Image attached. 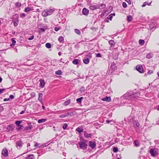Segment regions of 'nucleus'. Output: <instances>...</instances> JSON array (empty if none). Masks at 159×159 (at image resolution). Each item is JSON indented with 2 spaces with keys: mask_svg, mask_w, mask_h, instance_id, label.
Returning a JSON list of instances; mask_svg holds the SVG:
<instances>
[{
  "mask_svg": "<svg viewBox=\"0 0 159 159\" xmlns=\"http://www.w3.org/2000/svg\"><path fill=\"white\" fill-rule=\"evenodd\" d=\"M55 11L54 8H49L44 10L42 12V15L46 17L52 14Z\"/></svg>",
  "mask_w": 159,
  "mask_h": 159,
  "instance_id": "f257e3e1",
  "label": "nucleus"
},
{
  "mask_svg": "<svg viewBox=\"0 0 159 159\" xmlns=\"http://www.w3.org/2000/svg\"><path fill=\"white\" fill-rule=\"evenodd\" d=\"M149 152L153 157H155L158 154V152L154 149H151L149 151Z\"/></svg>",
  "mask_w": 159,
  "mask_h": 159,
  "instance_id": "f03ea898",
  "label": "nucleus"
},
{
  "mask_svg": "<svg viewBox=\"0 0 159 159\" xmlns=\"http://www.w3.org/2000/svg\"><path fill=\"white\" fill-rule=\"evenodd\" d=\"M133 125L134 127L135 128L136 131L137 132H138L139 129L140 124L137 121H134L133 122Z\"/></svg>",
  "mask_w": 159,
  "mask_h": 159,
  "instance_id": "7ed1b4c3",
  "label": "nucleus"
},
{
  "mask_svg": "<svg viewBox=\"0 0 159 159\" xmlns=\"http://www.w3.org/2000/svg\"><path fill=\"white\" fill-rule=\"evenodd\" d=\"M79 144L80 148L83 150H85L87 148L88 145L86 143L80 142L79 143Z\"/></svg>",
  "mask_w": 159,
  "mask_h": 159,
  "instance_id": "20e7f679",
  "label": "nucleus"
},
{
  "mask_svg": "<svg viewBox=\"0 0 159 159\" xmlns=\"http://www.w3.org/2000/svg\"><path fill=\"white\" fill-rule=\"evenodd\" d=\"M128 95L130 97L131 96L133 97H138L140 95V93L138 92H130V93H128Z\"/></svg>",
  "mask_w": 159,
  "mask_h": 159,
  "instance_id": "39448f33",
  "label": "nucleus"
},
{
  "mask_svg": "<svg viewBox=\"0 0 159 159\" xmlns=\"http://www.w3.org/2000/svg\"><path fill=\"white\" fill-rule=\"evenodd\" d=\"M136 69L140 73H143L144 72L142 66L141 65H137L136 66Z\"/></svg>",
  "mask_w": 159,
  "mask_h": 159,
  "instance_id": "423d86ee",
  "label": "nucleus"
},
{
  "mask_svg": "<svg viewBox=\"0 0 159 159\" xmlns=\"http://www.w3.org/2000/svg\"><path fill=\"white\" fill-rule=\"evenodd\" d=\"M2 154L4 157H6L8 156V151L6 148H4L2 150Z\"/></svg>",
  "mask_w": 159,
  "mask_h": 159,
  "instance_id": "0eeeda50",
  "label": "nucleus"
},
{
  "mask_svg": "<svg viewBox=\"0 0 159 159\" xmlns=\"http://www.w3.org/2000/svg\"><path fill=\"white\" fill-rule=\"evenodd\" d=\"M89 146L92 148H94L96 146L95 142L90 141L89 142Z\"/></svg>",
  "mask_w": 159,
  "mask_h": 159,
  "instance_id": "6e6552de",
  "label": "nucleus"
},
{
  "mask_svg": "<svg viewBox=\"0 0 159 159\" xmlns=\"http://www.w3.org/2000/svg\"><path fill=\"white\" fill-rule=\"evenodd\" d=\"M89 13V11L85 8H84L82 10V13L84 15L87 16Z\"/></svg>",
  "mask_w": 159,
  "mask_h": 159,
  "instance_id": "1a4fd4ad",
  "label": "nucleus"
},
{
  "mask_svg": "<svg viewBox=\"0 0 159 159\" xmlns=\"http://www.w3.org/2000/svg\"><path fill=\"white\" fill-rule=\"evenodd\" d=\"M98 9H102L106 7V5L104 4H100L97 5Z\"/></svg>",
  "mask_w": 159,
  "mask_h": 159,
  "instance_id": "9d476101",
  "label": "nucleus"
},
{
  "mask_svg": "<svg viewBox=\"0 0 159 159\" xmlns=\"http://www.w3.org/2000/svg\"><path fill=\"white\" fill-rule=\"evenodd\" d=\"M12 21L18 20L19 18L17 14H15L12 16Z\"/></svg>",
  "mask_w": 159,
  "mask_h": 159,
  "instance_id": "9b49d317",
  "label": "nucleus"
},
{
  "mask_svg": "<svg viewBox=\"0 0 159 159\" xmlns=\"http://www.w3.org/2000/svg\"><path fill=\"white\" fill-rule=\"evenodd\" d=\"M15 127V125H8L7 126V129H8V131H12L13 130Z\"/></svg>",
  "mask_w": 159,
  "mask_h": 159,
  "instance_id": "f8f14e48",
  "label": "nucleus"
},
{
  "mask_svg": "<svg viewBox=\"0 0 159 159\" xmlns=\"http://www.w3.org/2000/svg\"><path fill=\"white\" fill-rule=\"evenodd\" d=\"M84 136L86 138H91L92 136L91 134H88L86 131H84Z\"/></svg>",
  "mask_w": 159,
  "mask_h": 159,
  "instance_id": "ddd939ff",
  "label": "nucleus"
},
{
  "mask_svg": "<svg viewBox=\"0 0 159 159\" xmlns=\"http://www.w3.org/2000/svg\"><path fill=\"white\" fill-rule=\"evenodd\" d=\"M43 96V94L42 93H39V97L38 99L40 102L42 104L43 103L42 102V98Z\"/></svg>",
  "mask_w": 159,
  "mask_h": 159,
  "instance_id": "4468645a",
  "label": "nucleus"
},
{
  "mask_svg": "<svg viewBox=\"0 0 159 159\" xmlns=\"http://www.w3.org/2000/svg\"><path fill=\"white\" fill-rule=\"evenodd\" d=\"M23 142L22 141H17L16 143V146H19L20 148L22 147Z\"/></svg>",
  "mask_w": 159,
  "mask_h": 159,
  "instance_id": "2eb2a0df",
  "label": "nucleus"
},
{
  "mask_svg": "<svg viewBox=\"0 0 159 159\" xmlns=\"http://www.w3.org/2000/svg\"><path fill=\"white\" fill-rule=\"evenodd\" d=\"M102 100L103 101H106L107 102H109L111 101V99L110 97H106L103 98Z\"/></svg>",
  "mask_w": 159,
  "mask_h": 159,
  "instance_id": "dca6fc26",
  "label": "nucleus"
},
{
  "mask_svg": "<svg viewBox=\"0 0 159 159\" xmlns=\"http://www.w3.org/2000/svg\"><path fill=\"white\" fill-rule=\"evenodd\" d=\"M76 130L79 133H81L83 131V126L78 127L76 128Z\"/></svg>",
  "mask_w": 159,
  "mask_h": 159,
  "instance_id": "f3484780",
  "label": "nucleus"
},
{
  "mask_svg": "<svg viewBox=\"0 0 159 159\" xmlns=\"http://www.w3.org/2000/svg\"><path fill=\"white\" fill-rule=\"evenodd\" d=\"M39 81L40 82V86L42 88H43L44 86V80H40Z\"/></svg>",
  "mask_w": 159,
  "mask_h": 159,
  "instance_id": "a211bd4d",
  "label": "nucleus"
},
{
  "mask_svg": "<svg viewBox=\"0 0 159 159\" xmlns=\"http://www.w3.org/2000/svg\"><path fill=\"white\" fill-rule=\"evenodd\" d=\"M116 66L115 63L113 62L111 65L110 67V68L111 69L112 71H114L116 69Z\"/></svg>",
  "mask_w": 159,
  "mask_h": 159,
  "instance_id": "6ab92c4d",
  "label": "nucleus"
},
{
  "mask_svg": "<svg viewBox=\"0 0 159 159\" xmlns=\"http://www.w3.org/2000/svg\"><path fill=\"white\" fill-rule=\"evenodd\" d=\"M89 8L92 10H95L98 9L97 5H91L89 7Z\"/></svg>",
  "mask_w": 159,
  "mask_h": 159,
  "instance_id": "aec40b11",
  "label": "nucleus"
},
{
  "mask_svg": "<svg viewBox=\"0 0 159 159\" xmlns=\"http://www.w3.org/2000/svg\"><path fill=\"white\" fill-rule=\"evenodd\" d=\"M33 10V9L32 8L28 7L25 8L24 11L25 12H27L30 11H31Z\"/></svg>",
  "mask_w": 159,
  "mask_h": 159,
  "instance_id": "412c9836",
  "label": "nucleus"
},
{
  "mask_svg": "<svg viewBox=\"0 0 159 159\" xmlns=\"http://www.w3.org/2000/svg\"><path fill=\"white\" fill-rule=\"evenodd\" d=\"M108 43L111 47H114L115 45V43L113 40H109L108 41Z\"/></svg>",
  "mask_w": 159,
  "mask_h": 159,
  "instance_id": "4be33fe9",
  "label": "nucleus"
},
{
  "mask_svg": "<svg viewBox=\"0 0 159 159\" xmlns=\"http://www.w3.org/2000/svg\"><path fill=\"white\" fill-rule=\"evenodd\" d=\"M70 102V99H68L67 101H65L63 105L65 106H66L68 105Z\"/></svg>",
  "mask_w": 159,
  "mask_h": 159,
  "instance_id": "5701e85b",
  "label": "nucleus"
},
{
  "mask_svg": "<svg viewBox=\"0 0 159 159\" xmlns=\"http://www.w3.org/2000/svg\"><path fill=\"white\" fill-rule=\"evenodd\" d=\"M83 61L85 64H88L89 62V59L88 58H85Z\"/></svg>",
  "mask_w": 159,
  "mask_h": 159,
  "instance_id": "b1692460",
  "label": "nucleus"
},
{
  "mask_svg": "<svg viewBox=\"0 0 159 159\" xmlns=\"http://www.w3.org/2000/svg\"><path fill=\"white\" fill-rule=\"evenodd\" d=\"M153 57V54L151 53H148L146 56V57L148 59H150Z\"/></svg>",
  "mask_w": 159,
  "mask_h": 159,
  "instance_id": "393cba45",
  "label": "nucleus"
},
{
  "mask_svg": "<svg viewBox=\"0 0 159 159\" xmlns=\"http://www.w3.org/2000/svg\"><path fill=\"white\" fill-rule=\"evenodd\" d=\"M32 128V125H29L27 127H26L25 129V130L29 131H30V130Z\"/></svg>",
  "mask_w": 159,
  "mask_h": 159,
  "instance_id": "a878e982",
  "label": "nucleus"
},
{
  "mask_svg": "<svg viewBox=\"0 0 159 159\" xmlns=\"http://www.w3.org/2000/svg\"><path fill=\"white\" fill-rule=\"evenodd\" d=\"M11 40L12 42V44L10 45V46L13 47L14 46L15 44L16 43V41H15L14 38H12Z\"/></svg>",
  "mask_w": 159,
  "mask_h": 159,
  "instance_id": "bb28decb",
  "label": "nucleus"
},
{
  "mask_svg": "<svg viewBox=\"0 0 159 159\" xmlns=\"http://www.w3.org/2000/svg\"><path fill=\"white\" fill-rule=\"evenodd\" d=\"M79 60L78 59H75L72 61V63L74 65H77L79 64Z\"/></svg>",
  "mask_w": 159,
  "mask_h": 159,
  "instance_id": "cd10ccee",
  "label": "nucleus"
},
{
  "mask_svg": "<svg viewBox=\"0 0 159 159\" xmlns=\"http://www.w3.org/2000/svg\"><path fill=\"white\" fill-rule=\"evenodd\" d=\"M58 40L60 43H62L64 41L63 37L62 36H60L58 38Z\"/></svg>",
  "mask_w": 159,
  "mask_h": 159,
  "instance_id": "c85d7f7f",
  "label": "nucleus"
},
{
  "mask_svg": "<svg viewBox=\"0 0 159 159\" xmlns=\"http://www.w3.org/2000/svg\"><path fill=\"white\" fill-rule=\"evenodd\" d=\"M152 2H150L149 3H148V2H146L143 3V4L142 5V7H143L146 6L147 5H148L149 6L150 5L151 3Z\"/></svg>",
  "mask_w": 159,
  "mask_h": 159,
  "instance_id": "c756f323",
  "label": "nucleus"
},
{
  "mask_svg": "<svg viewBox=\"0 0 159 159\" xmlns=\"http://www.w3.org/2000/svg\"><path fill=\"white\" fill-rule=\"evenodd\" d=\"M83 99V97H81L76 99V101L79 103H80L81 102V100Z\"/></svg>",
  "mask_w": 159,
  "mask_h": 159,
  "instance_id": "7c9ffc66",
  "label": "nucleus"
},
{
  "mask_svg": "<svg viewBox=\"0 0 159 159\" xmlns=\"http://www.w3.org/2000/svg\"><path fill=\"white\" fill-rule=\"evenodd\" d=\"M12 22L13 23V24H14V26L16 27V26L18 24L19 20H17L16 21H12Z\"/></svg>",
  "mask_w": 159,
  "mask_h": 159,
  "instance_id": "2f4dec72",
  "label": "nucleus"
},
{
  "mask_svg": "<svg viewBox=\"0 0 159 159\" xmlns=\"http://www.w3.org/2000/svg\"><path fill=\"white\" fill-rule=\"evenodd\" d=\"M144 41L143 40L140 39L139 41V43L141 45H143L144 44Z\"/></svg>",
  "mask_w": 159,
  "mask_h": 159,
  "instance_id": "473e14b6",
  "label": "nucleus"
},
{
  "mask_svg": "<svg viewBox=\"0 0 159 159\" xmlns=\"http://www.w3.org/2000/svg\"><path fill=\"white\" fill-rule=\"evenodd\" d=\"M46 120L44 119H41L39 120H38V122L39 123H41L43 122H45Z\"/></svg>",
  "mask_w": 159,
  "mask_h": 159,
  "instance_id": "72a5a7b5",
  "label": "nucleus"
},
{
  "mask_svg": "<svg viewBox=\"0 0 159 159\" xmlns=\"http://www.w3.org/2000/svg\"><path fill=\"white\" fill-rule=\"evenodd\" d=\"M134 143L136 147H139V143L137 140H135L134 141Z\"/></svg>",
  "mask_w": 159,
  "mask_h": 159,
  "instance_id": "f704fd0d",
  "label": "nucleus"
},
{
  "mask_svg": "<svg viewBox=\"0 0 159 159\" xmlns=\"http://www.w3.org/2000/svg\"><path fill=\"white\" fill-rule=\"evenodd\" d=\"M28 159H33L34 158V155L31 154L29 155L27 157Z\"/></svg>",
  "mask_w": 159,
  "mask_h": 159,
  "instance_id": "c9c22d12",
  "label": "nucleus"
},
{
  "mask_svg": "<svg viewBox=\"0 0 159 159\" xmlns=\"http://www.w3.org/2000/svg\"><path fill=\"white\" fill-rule=\"evenodd\" d=\"M45 46L48 48H51V45L49 43H47L46 44Z\"/></svg>",
  "mask_w": 159,
  "mask_h": 159,
  "instance_id": "e433bc0d",
  "label": "nucleus"
},
{
  "mask_svg": "<svg viewBox=\"0 0 159 159\" xmlns=\"http://www.w3.org/2000/svg\"><path fill=\"white\" fill-rule=\"evenodd\" d=\"M75 31L76 33L78 35H80V32L79 30H78L77 29H75Z\"/></svg>",
  "mask_w": 159,
  "mask_h": 159,
  "instance_id": "4c0bfd02",
  "label": "nucleus"
},
{
  "mask_svg": "<svg viewBox=\"0 0 159 159\" xmlns=\"http://www.w3.org/2000/svg\"><path fill=\"white\" fill-rule=\"evenodd\" d=\"M22 122V121L20 120L16 121L15 122V124L17 126H20V124Z\"/></svg>",
  "mask_w": 159,
  "mask_h": 159,
  "instance_id": "58836bf2",
  "label": "nucleus"
},
{
  "mask_svg": "<svg viewBox=\"0 0 159 159\" xmlns=\"http://www.w3.org/2000/svg\"><path fill=\"white\" fill-rule=\"evenodd\" d=\"M132 19V17L131 16H129L127 17V20L129 21H131Z\"/></svg>",
  "mask_w": 159,
  "mask_h": 159,
  "instance_id": "ea45409f",
  "label": "nucleus"
},
{
  "mask_svg": "<svg viewBox=\"0 0 159 159\" xmlns=\"http://www.w3.org/2000/svg\"><path fill=\"white\" fill-rule=\"evenodd\" d=\"M55 74L57 75H61L62 74V72L61 70H58L55 72Z\"/></svg>",
  "mask_w": 159,
  "mask_h": 159,
  "instance_id": "a19ab883",
  "label": "nucleus"
},
{
  "mask_svg": "<svg viewBox=\"0 0 159 159\" xmlns=\"http://www.w3.org/2000/svg\"><path fill=\"white\" fill-rule=\"evenodd\" d=\"M68 126V125L66 123L64 124L62 126V128L64 129H66Z\"/></svg>",
  "mask_w": 159,
  "mask_h": 159,
  "instance_id": "79ce46f5",
  "label": "nucleus"
},
{
  "mask_svg": "<svg viewBox=\"0 0 159 159\" xmlns=\"http://www.w3.org/2000/svg\"><path fill=\"white\" fill-rule=\"evenodd\" d=\"M85 91V88L83 87H81L80 89V91L82 92H84Z\"/></svg>",
  "mask_w": 159,
  "mask_h": 159,
  "instance_id": "37998d69",
  "label": "nucleus"
},
{
  "mask_svg": "<svg viewBox=\"0 0 159 159\" xmlns=\"http://www.w3.org/2000/svg\"><path fill=\"white\" fill-rule=\"evenodd\" d=\"M96 57H102V55L100 53L96 54Z\"/></svg>",
  "mask_w": 159,
  "mask_h": 159,
  "instance_id": "c03bdc74",
  "label": "nucleus"
},
{
  "mask_svg": "<svg viewBox=\"0 0 159 159\" xmlns=\"http://www.w3.org/2000/svg\"><path fill=\"white\" fill-rule=\"evenodd\" d=\"M122 6L123 7L125 8L127 7V5L126 3L125 2H123L122 3Z\"/></svg>",
  "mask_w": 159,
  "mask_h": 159,
  "instance_id": "a18cd8bd",
  "label": "nucleus"
},
{
  "mask_svg": "<svg viewBox=\"0 0 159 159\" xmlns=\"http://www.w3.org/2000/svg\"><path fill=\"white\" fill-rule=\"evenodd\" d=\"M113 151L115 152H117L118 151V149L117 148L114 147L113 148Z\"/></svg>",
  "mask_w": 159,
  "mask_h": 159,
  "instance_id": "49530a36",
  "label": "nucleus"
},
{
  "mask_svg": "<svg viewBox=\"0 0 159 159\" xmlns=\"http://www.w3.org/2000/svg\"><path fill=\"white\" fill-rule=\"evenodd\" d=\"M66 117V114L61 115L59 116L60 118H64Z\"/></svg>",
  "mask_w": 159,
  "mask_h": 159,
  "instance_id": "de8ad7c7",
  "label": "nucleus"
},
{
  "mask_svg": "<svg viewBox=\"0 0 159 159\" xmlns=\"http://www.w3.org/2000/svg\"><path fill=\"white\" fill-rule=\"evenodd\" d=\"M112 15H111V14L110 15L108 16V19H109L110 20H112Z\"/></svg>",
  "mask_w": 159,
  "mask_h": 159,
  "instance_id": "09e8293b",
  "label": "nucleus"
},
{
  "mask_svg": "<svg viewBox=\"0 0 159 159\" xmlns=\"http://www.w3.org/2000/svg\"><path fill=\"white\" fill-rule=\"evenodd\" d=\"M23 127V126L22 125H21L19 126V127L17 129V130L18 131L20 130L21 129H22V128Z\"/></svg>",
  "mask_w": 159,
  "mask_h": 159,
  "instance_id": "8fccbe9b",
  "label": "nucleus"
},
{
  "mask_svg": "<svg viewBox=\"0 0 159 159\" xmlns=\"http://www.w3.org/2000/svg\"><path fill=\"white\" fill-rule=\"evenodd\" d=\"M60 29V28L58 27H55L54 28L55 30L56 31H58Z\"/></svg>",
  "mask_w": 159,
  "mask_h": 159,
  "instance_id": "3c124183",
  "label": "nucleus"
},
{
  "mask_svg": "<svg viewBox=\"0 0 159 159\" xmlns=\"http://www.w3.org/2000/svg\"><path fill=\"white\" fill-rule=\"evenodd\" d=\"M5 89H0V93H3L4 91L5 90Z\"/></svg>",
  "mask_w": 159,
  "mask_h": 159,
  "instance_id": "603ef678",
  "label": "nucleus"
},
{
  "mask_svg": "<svg viewBox=\"0 0 159 159\" xmlns=\"http://www.w3.org/2000/svg\"><path fill=\"white\" fill-rule=\"evenodd\" d=\"M16 5H17V6H18V7H20L21 5V3H20L19 2H17L16 3Z\"/></svg>",
  "mask_w": 159,
  "mask_h": 159,
  "instance_id": "864d4df0",
  "label": "nucleus"
},
{
  "mask_svg": "<svg viewBox=\"0 0 159 159\" xmlns=\"http://www.w3.org/2000/svg\"><path fill=\"white\" fill-rule=\"evenodd\" d=\"M34 36L33 35V36H31L29 38H28V39L29 40H31L33 39H34Z\"/></svg>",
  "mask_w": 159,
  "mask_h": 159,
  "instance_id": "5fc2aeb1",
  "label": "nucleus"
},
{
  "mask_svg": "<svg viewBox=\"0 0 159 159\" xmlns=\"http://www.w3.org/2000/svg\"><path fill=\"white\" fill-rule=\"evenodd\" d=\"M9 97L10 98L12 99L14 98V96L13 95H10Z\"/></svg>",
  "mask_w": 159,
  "mask_h": 159,
  "instance_id": "6e6d98bb",
  "label": "nucleus"
},
{
  "mask_svg": "<svg viewBox=\"0 0 159 159\" xmlns=\"http://www.w3.org/2000/svg\"><path fill=\"white\" fill-rule=\"evenodd\" d=\"M25 14L24 13H22L20 15V16L21 17H24L25 16Z\"/></svg>",
  "mask_w": 159,
  "mask_h": 159,
  "instance_id": "4d7b16f0",
  "label": "nucleus"
},
{
  "mask_svg": "<svg viewBox=\"0 0 159 159\" xmlns=\"http://www.w3.org/2000/svg\"><path fill=\"white\" fill-rule=\"evenodd\" d=\"M10 100V99L9 98H4V100H3V101H9Z\"/></svg>",
  "mask_w": 159,
  "mask_h": 159,
  "instance_id": "13d9d810",
  "label": "nucleus"
},
{
  "mask_svg": "<svg viewBox=\"0 0 159 159\" xmlns=\"http://www.w3.org/2000/svg\"><path fill=\"white\" fill-rule=\"evenodd\" d=\"M149 28L151 30H153V29H155V28L154 27H152L151 26V25L150 26H149Z\"/></svg>",
  "mask_w": 159,
  "mask_h": 159,
  "instance_id": "bf43d9fd",
  "label": "nucleus"
},
{
  "mask_svg": "<svg viewBox=\"0 0 159 159\" xmlns=\"http://www.w3.org/2000/svg\"><path fill=\"white\" fill-rule=\"evenodd\" d=\"M72 114V113H70V112H68L67 114H65L66 115V116H68L70 115H71Z\"/></svg>",
  "mask_w": 159,
  "mask_h": 159,
  "instance_id": "052dcab7",
  "label": "nucleus"
},
{
  "mask_svg": "<svg viewBox=\"0 0 159 159\" xmlns=\"http://www.w3.org/2000/svg\"><path fill=\"white\" fill-rule=\"evenodd\" d=\"M39 145V144L37 143H35L34 145V146L35 147H37Z\"/></svg>",
  "mask_w": 159,
  "mask_h": 159,
  "instance_id": "680f3d73",
  "label": "nucleus"
},
{
  "mask_svg": "<svg viewBox=\"0 0 159 159\" xmlns=\"http://www.w3.org/2000/svg\"><path fill=\"white\" fill-rule=\"evenodd\" d=\"M25 110H23L20 113V114H23L25 112Z\"/></svg>",
  "mask_w": 159,
  "mask_h": 159,
  "instance_id": "e2e57ef3",
  "label": "nucleus"
},
{
  "mask_svg": "<svg viewBox=\"0 0 159 159\" xmlns=\"http://www.w3.org/2000/svg\"><path fill=\"white\" fill-rule=\"evenodd\" d=\"M40 30L43 32H44L45 30V29L43 28H41Z\"/></svg>",
  "mask_w": 159,
  "mask_h": 159,
  "instance_id": "0e129e2a",
  "label": "nucleus"
},
{
  "mask_svg": "<svg viewBox=\"0 0 159 159\" xmlns=\"http://www.w3.org/2000/svg\"><path fill=\"white\" fill-rule=\"evenodd\" d=\"M110 120H106V122L107 123H109L110 122Z\"/></svg>",
  "mask_w": 159,
  "mask_h": 159,
  "instance_id": "69168bd1",
  "label": "nucleus"
},
{
  "mask_svg": "<svg viewBox=\"0 0 159 159\" xmlns=\"http://www.w3.org/2000/svg\"><path fill=\"white\" fill-rule=\"evenodd\" d=\"M152 73V71L150 72V71H148V73L149 74H151Z\"/></svg>",
  "mask_w": 159,
  "mask_h": 159,
  "instance_id": "338daca9",
  "label": "nucleus"
},
{
  "mask_svg": "<svg viewBox=\"0 0 159 159\" xmlns=\"http://www.w3.org/2000/svg\"><path fill=\"white\" fill-rule=\"evenodd\" d=\"M61 52H59L58 53V54L59 56H61Z\"/></svg>",
  "mask_w": 159,
  "mask_h": 159,
  "instance_id": "774afa93",
  "label": "nucleus"
}]
</instances>
